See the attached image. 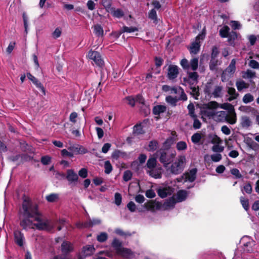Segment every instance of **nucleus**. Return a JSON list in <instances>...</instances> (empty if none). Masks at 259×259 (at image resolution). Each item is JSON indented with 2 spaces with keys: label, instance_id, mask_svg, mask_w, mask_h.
Instances as JSON below:
<instances>
[{
  "label": "nucleus",
  "instance_id": "c9c22d12",
  "mask_svg": "<svg viewBox=\"0 0 259 259\" xmlns=\"http://www.w3.org/2000/svg\"><path fill=\"white\" fill-rule=\"evenodd\" d=\"M201 138V134L199 133H196L192 136L191 141L194 144H198L200 141Z\"/></svg>",
  "mask_w": 259,
  "mask_h": 259
},
{
  "label": "nucleus",
  "instance_id": "4d7b16f0",
  "mask_svg": "<svg viewBox=\"0 0 259 259\" xmlns=\"http://www.w3.org/2000/svg\"><path fill=\"white\" fill-rule=\"evenodd\" d=\"M138 28L136 27H127V26H123L122 29V32H134L135 31H138Z\"/></svg>",
  "mask_w": 259,
  "mask_h": 259
},
{
  "label": "nucleus",
  "instance_id": "a19ab883",
  "mask_svg": "<svg viewBox=\"0 0 259 259\" xmlns=\"http://www.w3.org/2000/svg\"><path fill=\"white\" fill-rule=\"evenodd\" d=\"M254 100L253 96L250 93L246 94L243 97L242 101L245 103L247 104L251 102Z\"/></svg>",
  "mask_w": 259,
  "mask_h": 259
},
{
  "label": "nucleus",
  "instance_id": "7c9ffc66",
  "mask_svg": "<svg viewBox=\"0 0 259 259\" xmlns=\"http://www.w3.org/2000/svg\"><path fill=\"white\" fill-rule=\"evenodd\" d=\"M236 85L238 91L240 92L244 89L248 88V84L246 83L243 80L237 81L236 83Z\"/></svg>",
  "mask_w": 259,
  "mask_h": 259
},
{
  "label": "nucleus",
  "instance_id": "72a5a7b5",
  "mask_svg": "<svg viewBox=\"0 0 259 259\" xmlns=\"http://www.w3.org/2000/svg\"><path fill=\"white\" fill-rule=\"evenodd\" d=\"M167 103L170 104L172 106H176L177 103L179 101L177 97H173L171 96H168L165 98Z\"/></svg>",
  "mask_w": 259,
  "mask_h": 259
},
{
  "label": "nucleus",
  "instance_id": "13d9d810",
  "mask_svg": "<svg viewBox=\"0 0 259 259\" xmlns=\"http://www.w3.org/2000/svg\"><path fill=\"white\" fill-rule=\"evenodd\" d=\"M231 174L234 176L236 179H240L242 177L239 170L237 168H232L230 170Z\"/></svg>",
  "mask_w": 259,
  "mask_h": 259
},
{
  "label": "nucleus",
  "instance_id": "8fccbe9b",
  "mask_svg": "<svg viewBox=\"0 0 259 259\" xmlns=\"http://www.w3.org/2000/svg\"><path fill=\"white\" fill-rule=\"evenodd\" d=\"M58 198V195L57 194L52 193L46 196V200L49 202H54Z\"/></svg>",
  "mask_w": 259,
  "mask_h": 259
},
{
  "label": "nucleus",
  "instance_id": "423d86ee",
  "mask_svg": "<svg viewBox=\"0 0 259 259\" xmlns=\"http://www.w3.org/2000/svg\"><path fill=\"white\" fill-rule=\"evenodd\" d=\"M66 179L69 185L74 184L75 185L78 180V176L73 169H69L66 171Z\"/></svg>",
  "mask_w": 259,
  "mask_h": 259
},
{
  "label": "nucleus",
  "instance_id": "2f4dec72",
  "mask_svg": "<svg viewBox=\"0 0 259 259\" xmlns=\"http://www.w3.org/2000/svg\"><path fill=\"white\" fill-rule=\"evenodd\" d=\"M158 146V141L156 140H152L149 143L148 150L153 152L157 149Z\"/></svg>",
  "mask_w": 259,
  "mask_h": 259
},
{
  "label": "nucleus",
  "instance_id": "338daca9",
  "mask_svg": "<svg viewBox=\"0 0 259 259\" xmlns=\"http://www.w3.org/2000/svg\"><path fill=\"white\" fill-rule=\"evenodd\" d=\"M81 178L84 179L88 177V169L85 168H82L78 171V175Z\"/></svg>",
  "mask_w": 259,
  "mask_h": 259
},
{
  "label": "nucleus",
  "instance_id": "2eb2a0df",
  "mask_svg": "<svg viewBox=\"0 0 259 259\" xmlns=\"http://www.w3.org/2000/svg\"><path fill=\"white\" fill-rule=\"evenodd\" d=\"M116 253L124 258H129L133 254V252L130 249L124 247L120 248Z\"/></svg>",
  "mask_w": 259,
  "mask_h": 259
},
{
  "label": "nucleus",
  "instance_id": "4468645a",
  "mask_svg": "<svg viewBox=\"0 0 259 259\" xmlns=\"http://www.w3.org/2000/svg\"><path fill=\"white\" fill-rule=\"evenodd\" d=\"M68 149L75 154H85L87 153L88 150L83 146L80 145L72 146L70 147Z\"/></svg>",
  "mask_w": 259,
  "mask_h": 259
},
{
  "label": "nucleus",
  "instance_id": "412c9836",
  "mask_svg": "<svg viewBox=\"0 0 259 259\" xmlns=\"http://www.w3.org/2000/svg\"><path fill=\"white\" fill-rule=\"evenodd\" d=\"M166 110V107L164 105H156L155 106L152 110L153 114L154 115H159L162 113H164Z\"/></svg>",
  "mask_w": 259,
  "mask_h": 259
},
{
  "label": "nucleus",
  "instance_id": "f704fd0d",
  "mask_svg": "<svg viewBox=\"0 0 259 259\" xmlns=\"http://www.w3.org/2000/svg\"><path fill=\"white\" fill-rule=\"evenodd\" d=\"M230 28L228 26H224L220 30V35L222 37H227L229 33Z\"/></svg>",
  "mask_w": 259,
  "mask_h": 259
},
{
  "label": "nucleus",
  "instance_id": "a18cd8bd",
  "mask_svg": "<svg viewBox=\"0 0 259 259\" xmlns=\"http://www.w3.org/2000/svg\"><path fill=\"white\" fill-rule=\"evenodd\" d=\"M219 104L215 101H211L205 105V108L207 109L212 110L217 109Z\"/></svg>",
  "mask_w": 259,
  "mask_h": 259
},
{
  "label": "nucleus",
  "instance_id": "20e7f679",
  "mask_svg": "<svg viewBox=\"0 0 259 259\" xmlns=\"http://www.w3.org/2000/svg\"><path fill=\"white\" fill-rule=\"evenodd\" d=\"M60 249L62 256L70 258L68 255L74 250V246L71 242L64 240L61 245Z\"/></svg>",
  "mask_w": 259,
  "mask_h": 259
},
{
  "label": "nucleus",
  "instance_id": "58836bf2",
  "mask_svg": "<svg viewBox=\"0 0 259 259\" xmlns=\"http://www.w3.org/2000/svg\"><path fill=\"white\" fill-rule=\"evenodd\" d=\"M108 239V234L106 232H101L97 237V240L99 242H104Z\"/></svg>",
  "mask_w": 259,
  "mask_h": 259
},
{
  "label": "nucleus",
  "instance_id": "ddd939ff",
  "mask_svg": "<svg viewBox=\"0 0 259 259\" xmlns=\"http://www.w3.org/2000/svg\"><path fill=\"white\" fill-rule=\"evenodd\" d=\"M175 196L167 199L162 205L164 209H167L169 208H174L177 203Z\"/></svg>",
  "mask_w": 259,
  "mask_h": 259
},
{
  "label": "nucleus",
  "instance_id": "f8f14e48",
  "mask_svg": "<svg viewBox=\"0 0 259 259\" xmlns=\"http://www.w3.org/2000/svg\"><path fill=\"white\" fill-rule=\"evenodd\" d=\"M205 32H202L199 34L196 37L194 41H193L190 49H199L200 47L201 40H202L205 37Z\"/></svg>",
  "mask_w": 259,
  "mask_h": 259
},
{
  "label": "nucleus",
  "instance_id": "e433bc0d",
  "mask_svg": "<svg viewBox=\"0 0 259 259\" xmlns=\"http://www.w3.org/2000/svg\"><path fill=\"white\" fill-rule=\"evenodd\" d=\"M144 207L148 210L154 211L155 210V201L149 200L144 204Z\"/></svg>",
  "mask_w": 259,
  "mask_h": 259
},
{
  "label": "nucleus",
  "instance_id": "69168bd1",
  "mask_svg": "<svg viewBox=\"0 0 259 259\" xmlns=\"http://www.w3.org/2000/svg\"><path fill=\"white\" fill-rule=\"evenodd\" d=\"M247 144L249 148L252 149H255L258 147V144L254 141H253L251 139L249 140H247Z\"/></svg>",
  "mask_w": 259,
  "mask_h": 259
},
{
  "label": "nucleus",
  "instance_id": "aec40b11",
  "mask_svg": "<svg viewBox=\"0 0 259 259\" xmlns=\"http://www.w3.org/2000/svg\"><path fill=\"white\" fill-rule=\"evenodd\" d=\"M221 61L218 58H211L209 63V69L211 71L216 70L218 65H220Z\"/></svg>",
  "mask_w": 259,
  "mask_h": 259
},
{
  "label": "nucleus",
  "instance_id": "1a4fd4ad",
  "mask_svg": "<svg viewBox=\"0 0 259 259\" xmlns=\"http://www.w3.org/2000/svg\"><path fill=\"white\" fill-rule=\"evenodd\" d=\"M27 77L38 89L44 95H46V90L42 83L30 72L27 73Z\"/></svg>",
  "mask_w": 259,
  "mask_h": 259
},
{
  "label": "nucleus",
  "instance_id": "603ef678",
  "mask_svg": "<svg viewBox=\"0 0 259 259\" xmlns=\"http://www.w3.org/2000/svg\"><path fill=\"white\" fill-rule=\"evenodd\" d=\"M190 66L193 70H196L198 66V59L196 58H193L191 60Z\"/></svg>",
  "mask_w": 259,
  "mask_h": 259
},
{
  "label": "nucleus",
  "instance_id": "09e8293b",
  "mask_svg": "<svg viewBox=\"0 0 259 259\" xmlns=\"http://www.w3.org/2000/svg\"><path fill=\"white\" fill-rule=\"evenodd\" d=\"M105 172L106 174H109L112 170V166L109 160L105 162L104 164Z\"/></svg>",
  "mask_w": 259,
  "mask_h": 259
},
{
  "label": "nucleus",
  "instance_id": "de8ad7c7",
  "mask_svg": "<svg viewBox=\"0 0 259 259\" xmlns=\"http://www.w3.org/2000/svg\"><path fill=\"white\" fill-rule=\"evenodd\" d=\"M24 145L22 147L23 151L25 152H28L29 153H34L35 149L33 147L27 143H24Z\"/></svg>",
  "mask_w": 259,
  "mask_h": 259
},
{
  "label": "nucleus",
  "instance_id": "774afa93",
  "mask_svg": "<svg viewBox=\"0 0 259 259\" xmlns=\"http://www.w3.org/2000/svg\"><path fill=\"white\" fill-rule=\"evenodd\" d=\"M181 65L184 69H188L190 67V63L188 61L184 58L181 61Z\"/></svg>",
  "mask_w": 259,
  "mask_h": 259
},
{
  "label": "nucleus",
  "instance_id": "37998d69",
  "mask_svg": "<svg viewBox=\"0 0 259 259\" xmlns=\"http://www.w3.org/2000/svg\"><path fill=\"white\" fill-rule=\"evenodd\" d=\"M148 17L151 20H153L154 22H156L157 21V13L155 9H152L148 14Z\"/></svg>",
  "mask_w": 259,
  "mask_h": 259
},
{
  "label": "nucleus",
  "instance_id": "7ed1b4c3",
  "mask_svg": "<svg viewBox=\"0 0 259 259\" xmlns=\"http://www.w3.org/2000/svg\"><path fill=\"white\" fill-rule=\"evenodd\" d=\"M186 157L184 155H180L177 160L173 162L169 168L171 174L177 175L181 174L185 168L186 164Z\"/></svg>",
  "mask_w": 259,
  "mask_h": 259
},
{
  "label": "nucleus",
  "instance_id": "0e129e2a",
  "mask_svg": "<svg viewBox=\"0 0 259 259\" xmlns=\"http://www.w3.org/2000/svg\"><path fill=\"white\" fill-rule=\"evenodd\" d=\"M237 33L234 31L230 32L227 37H228V41L230 44H232V41H234L237 38Z\"/></svg>",
  "mask_w": 259,
  "mask_h": 259
},
{
  "label": "nucleus",
  "instance_id": "bb28decb",
  "mask_svg": "<svg viewBox=\"0 0 259 259\" xmlns=\"http://www.w3.org/2000/svg\"><path fill=\"white\" fill-rule=\"evenodd\" d=\"M145 133L141 123L137 124L133 127V134L136 135H142Z\"/></svg>",
  "mask_w": 259,
  "mask_h": 259
},
{
  "label": "nucleus",
  "instance_id": "9b49d317",
  "mask_svg": "<svg viewBox=\"0 0 259 259\" xmlns=\"http://www.w3.org/2000/svg\"><path fill=\"white\" fill-rule=\"evenodd\" d=\"M197 172V169L193 168L189 170L188 172H185L184 174L185 175V182L189 181V182H193L196 179V174Z\"/></svg>",
  "mask_w": 259,
  "mask_h": 259
},
{
  "label": "nucleus",
  "instance_id": "c756f323",
  "mask_svg": "<svg viewBox=\"0 0 259 259\" xmlns=\"http://www.w3.org/2000/svg\"><path fill=\"white\" fill-rule=\"evenodd\" d=\"M221 107L223 109L228 110L229 113H234L235 109L234 106L230 103H225L222 104Z\"/></svg>",
  "mask_w": 259,
  "mask_h": 259
},
{
  "label": "nucleus",
  "instance_id": "6ab92c4d",
  "mask_svg": "<svg viewBox=\"0 0 259 259\" xmlns=\"http://www.w3.org/2000/svg\"><path fill=\"white\" fill-rule=\"evenodd\" d=\"M251 124V121L249 117L242 116L240 119V125L243 128H247Z\"/></svg>",
  "mask_w": 259,
  "mask_h": 259
},
{
  "label": "nucleus",
  "instance_id": "052dcab7",
  "mask_svg": "<svg viewBox=\"0 0 259 259\" xmlns=\"http://www.w3.org/2000/svg\"><path fill=\"white\" fill-rule=\"evenodd\" d=\"M62 33V29L59 27L56 28L54 32L52 33V36L54 38H57L59 37Z\"/></svg>",
  "mask_w": 259,
  "mask_h": 259
},
{
  "label": "nucleus",
  "instance_id": "393cba45",
  "mask_svg": "<svg viewBox=\"0 0 259 259\" xmlns=\"http://www.w3.org/2000/svg\"><path fill=\"white\" fill-rule=\"evenodd\" d=\"M226 120L227 122L231 124H234L237 121V117L235 112L232 113H229L226 116Z\"/></svg>",
  "mask_w": 259,
  "mask_h": 259
},
{
  "label": "nucleus",
  "instance_id": "6e6d98bb",
  "mask_svg": "<svg viewBox=\"0 0 259 259\" xmlns=\"http://www.w3.org/2000/svg\"><path fill=\"white\" fill-rule=\"evenodd\" d=\"M176 147L177 149L179 151L184 150L187 149V145L185 142L180 141L177 143Z\"/></svg>",
  "mask_w": 259,
  "mask_h": 259
},
{
  "label": "nucleus",
  "instance_id": "c03bdc74",
  "mask_svg": "<svg viewBox=\"0 0 259 259\" xmlns=\"http://www.w3.org/2000/svg\"><path fill=\"white\" fill-rule=\"evenodd\" d=\"M189 110V114L191 117H196V115L195 114V107L193 103H190L187 107Z\"/></svg>",
  "mask_w": 259,
  "mask_h": 259
},
{
  "label": "nucleus",
  "instance_id": "f03ea898",
  "mask_svg": "<svg viewBox=\"0 0 259 259\" xmlns=\"http://www.w3.org/2000/svg\"><path fill=\"white\" fill-rule=\"evenodd\" d=\"M155 154L163 166L166 168L174 161L176 153L173 150L159 149L156 151Z\"/></svg>",
  "mask_w": 259,
  "mask_h": 259
},
{
  "label": "nucleus",
  "instance_id": "ea45409f",
  "mask_svg": "<svg viewBox=\"0 0 259 259\" xmlns=\"http://www.w3.org/2000/svg\"><path fill=\"white\" fill-rule=\"evenodd\" d=\"M223 87L222 86H216L211 94L214 98H218L221 96Z\"/></svg>",
  "mask_w": 259,
  "mask_h": 259
},
{
  "label": "nucleus",
  "instance_id": "4be33fe9",
  "mask_svg": "<svg viewBox=\"0 0 259 259\" xmlns=\"http://www.w3.org/2000/svg\"><path fill=\"white\" fill-rule=\"evenodd\" d=\"M227 92L228 94L230 95V97L228 98V101L230 102L237 99L239 96V94L236 93L235 89L232 87H229Z\"/></svg>",
  "mask_w": 259,
  "mask_h": 259
},
{
  "label": "nucleus",
  "instance_id": "680f3d73",
  "mask_svg": "<svg viewBox=\"0 0 259 259\" xmlns=\"http://www.w3.org/2000/svg\"><path fill=\"white\" fill-rule=\"evenodd\" d=\"M212 89V83L211 82H207L205 86L204 92V93L208 95H210L211 94V90Z\"/></svg>",
  "mask_w": 259,
  "mask_h": 259
},
{
  "label": "nucleus",
  "instance_id": "5fc2aeb1",
  "mask_svg": "<svg viewBox=\"0 0 259 259\" xmlns=\"http://www.w3.org/2000/svg\"><path fill=\"white\" fill-rule=\"evenodd\" d=\"M132 176L133 174L130 170H125L123 173V180L125 182H127L131 180Z\"/></svg>",
  "mask_w": 259,
  "mask_h": 259
},
{
  "label": "nucleus",
  "instance_id": "b1692460",
  "mask_svg": "<svg viewBox=\"0 0 259 259\" xmlns=\"http://www.w3.org/2000/svg\"><path fill=\"white\" fill-rule=\"evenodd\" d=\"M174 143V139L170 137L168 138L165 142L163 143V147L161 148V149H168L171 150L170 149L171 146Z\"/></svg>",
  "mask_w": 259,
  "mask_h": 259
},
{
  "label": "nucleus",
  "instance_id": "4c0bfd02",
  "mask_svg": "<svg viewBox=\"0 0 259 259\" xmlns=\"http://www.w3.org/2000/svg\"><path fill=\"white\" fill-rule=\"evenodd\" d=\"M157 194L161 198H166L168 194H168V190L166 188L159 189L157 190Z\"/></svg>",
  "mask_w": 259,
  "mask_h": 259
},
{
  "label": "nucleus",
  "instance_id": "473e14b6",
  "mask_svg": "<svg viewBox=\"0 0 259 259\" xmlns=\"http://www.w3.org/2000/svg\"><path fill=\"white\" fill-rule=\"evenodd\" d=\"M156 159L155 157H150L148 159L146 165L148 168H154L156 165Z\"/></svg>",
  "mask_w": 259,
  "mask_h": 259
},
{
  "label": "nucleus",
  "instance_id": "a878e982",
  "mask_svg": "<svg viewBox=\"0 0 259 259\" xmlns=\"http://www.w3.org/2000/svg\"><path fill=\"white\" fill-rule=\"evenodd\" d=\"M109 12H110L114 17L117 18H121L124 15L123 12L119 9H115L112 8Z\"/></svg>",
  "mask_w": 259,
  "mask_h": 259
},
{
  "label": "nucleus",
  "instance_id": "f257e3e1",
  "mask_svg": "<svg viewBox=\"0 0 259 259\" xmlns=\"http://www.w3.org/2000/svg\"><path fill=\"white\" fill-rule=\"evenodd\" d=\"M20 226L23 230L34 229L39 231H51L53 227L50 221L42 218V214L39 210L38 205L29 198L23 200L22 207L20 209Z\"/></svg>",
  "mask_w": 259,
  "mask_h": 259
},
{
  "label": "nucleus",
  "instance_id": "9d476101",
  "mask_svg": "<svg viewBox=\"0 0 259 259\" xmlns=\"http://www.w3.org/2000/svg\"><path fill=\"white\" fill-rule=\"evenodd\" d=\"M178 67L175 65H170L167 70V77L169 80H173L178 77L179 74Z\"/></svg>",
  "mask_w": 259,
  "mask_h": 259
},
{
  "label": "nucleus",
  "instance_id": "f3484780",
  "mask_svg": "<svg viewBox=\"0 0 259 259\" xmlns=\"http://www.w3.org/2000/svg\"><path fill=\"white\" fill-rule=\"evenodd\" d=\"M95 249L93 245H86L82 248V253L85 256H91L94 253Z\"/></svg>",
  "mask_w": 259,
  "mask_h": 259
},
{
  "label": "nucleus",
  "instance_id": "0eeeda50",
  "mask_svg": "<svg viewBox=\"0 0 259 259\" xmlns=\"http://www.w3.org/2000/svg\"><path fill=\"white\" fill-rule=\"evenodd\" d=\"M241 242L243 244V248L244 251L251 252L253 251L252 246L254 245V243L249 237H243Z\"/></svg>",
  "mask_w": 259,
  "mask_h": 259
},
{
  "label": "nucleus",
  "instance_id": "a211bd4d",
  "mask_svg": "<svg viewBox=\"0 0 259 259\" xmlns=\"http://www.w3.org/2000/svg\"><path fill=\"white\" fill-rule=\"evenodd\" d=\"M236 61L234 59H232L229 65L225 70L228 75L231 76L233 75L236 70Z\"/></svg>",
  "mask_w": 259,
  "mask_h": 259
},
{
  "label": "nucleus",
  "instance_id": "49530a36",
  "mask_svg": "<svg viewBox=\"0 0 259 259\" xmlns=\"http://www.w3.org/2000/svg\"><path fill=\"white\" fill-rule=\"evenodd\" d=\"M240 202L244 208V209L247 211L249 208V200L248 199H245L243 197H240Z\"/></svg>",
  "mask_w": 259,
  "mask_h": 259
},
{
  "label": "nucleus",
  "instance_id": "cd10ccee",
  "mask_svg": "<svg viewBox=\"0 0 259 259\" xmlns=\"http://www.w3.org/2000/svg\"><path fill=\"white\" fill-rule=\"evenodd\" d=\"M199 77V75L197 72H188V77H184L183 78L184 81H186V79L187 80H195V81H198V79Z\"/></svg>",
  "mask_w": 259,
  "mask_h": 259
},
{
  "label": "nucleus",
  "instance_id": "864d4df0",
  "mask_svg": "<svg viewBox=\"0 0 259 259\" xmlns=\"http://www.w3.org/2000/svg\"><path fill=\"white\" fill-rule=\"evenodd\" d=\"M122 202V196L118 192L115 193L114 195V203L117 206L121 204Z\"/></svg>",
  "mask_w": 259,
  "mask_h": 259
},
{
  "label": "nucleus",
  "instance_id": "3c124183",
  "mask_svg": "<svg viewBox=\"0 0 259 259\" xmlns=\"http://www.w3.org/2000/svg\"><path fill=\"white\" fill-rule=\"evenodd\" d=\"M149 175L153 178L155 179H158L161 178V174L157 170L153 169H150V170L149 171Z\"/></svg>",
  "mask_w": 259,
  "mask_h": 259
},
{
  "label": "nucleus",
  "instance_id": "5701e85b",
  "mask_svg": "<svg viewBox=\"0 0 259 259\" xmlns=\"http://www.w3.org/2000/svg\"><path fill=\"white\" fill-rule=\"evenodd\" d=\"M92 28L93 29V32L97 36L100 37L103 35L104 30L103 27L100 25H95Z\"/></svg>",
  "mask_w": 259,
  "mask_h": 259
},
{
  "label": "nucleus",
  "instance_id": "bf43d9fd",
  "mask_svg": "<svg viewBox=\"0 0 259 259\" xmlns=\"http://www.w3.org/2000/svg\"><path fill=\"white\" fill-rule=\"evenodd\" d=\"M102 4L103 6L106 9L107 11L109 12L112 8L111 0H102Z\"/></svg>",
  "mask_w": 259,
  "mask_h": 259
},
{
  "label": "nucleus",
  "instance_id": "39448f33",
  "mask_svg": "<svg viewBox=\"0 0 259 259\" xmlns=\"http://www.w3.org/2000/svg\"><path fill=\"white\" fill-rule=\"evenodd\" d=\"M88 58L94 61V63L99 67H102L104 65V61L101 58L100 54L95 51L90 50L88 55Z\"/></svg>",
  "mask_w": 259,
  "mask_h": 259
},
{
  "label": "nucleus",
  "instance_id": "e2e57ef3",
  "mask_svg": "<svg viewBox=\"0 0 259 259\" xmlns=\"http://www.w3.org/2000/svg\"><path fill=\"white\" fill-rule=\"evenodd\" d=\"M194 119V122L193 124V127L194 129H199L201 126V123L200 120L197 119V116L196 117H193Z\"/></svg>",
  "mask_w": 259,
  "mask_h": 259
},
{
  "label": "nucleus",
  "instance_id": "dca6fc26",
  "mask_svg": "<svg viewBox=\"0 0 259 259\" xmlns=\"http://www.w3.org/2000/svg\"><path fill=\"white\" fill-rule=\"evenodd\" d=\"M176 200L177 202H181L185 201L187 197V192L184 190H181L177 193Z\"/></svg>",
  "mask_w": 259,
  "mask_h": 259
},
{
  "label": "nucleus",
  "instance_id": "c85d7f7f",
  "mask_svg": "<svg viewBox=\"0 0 259 259\" xmlns=\"http://www.w3.org/2000/svg\"><path fill=\"white\" fill-rule=\"evenodd\" d=\"M111 245L113 248L115 249L116 253L122 247V242L117 238H114L111 243Z\"/></svg>",
  "mask_w": 259,
  "mask_h": 259
},
{
  "label": "nucleus",
  "instance_id": "79ce46f5",
  "mask_svg": "<svg viewBox=\"0 0 259 259\" xmlns=\"http://www.w3.org/2000/svg\"><path fill=\"white\" fill-rule=\"evenodd\" d=\"M190 89L192 90L191 95L194 97L195 99H198V97L200 95L199 87H190Z\"/></svg>",
  "mask_w": 259,
  "mask_h": 259
},
{
  "label": "nucleus",
  "instance_id": "6e6552de",
  "mask_svg": "<svg viewBox=\"0 0 259 259\" xmlns=\"http://www.w3.org/2000/svg\"><path fill=\"white\" fill-rule=\"evenodd\" d=\"M14 238L15 243L20 247H23L25 241L24 234L20 230H16L14 231Z\"/></svg>",
  "mask_w": 259,
  "mask_h": 259
}]
</instances>
